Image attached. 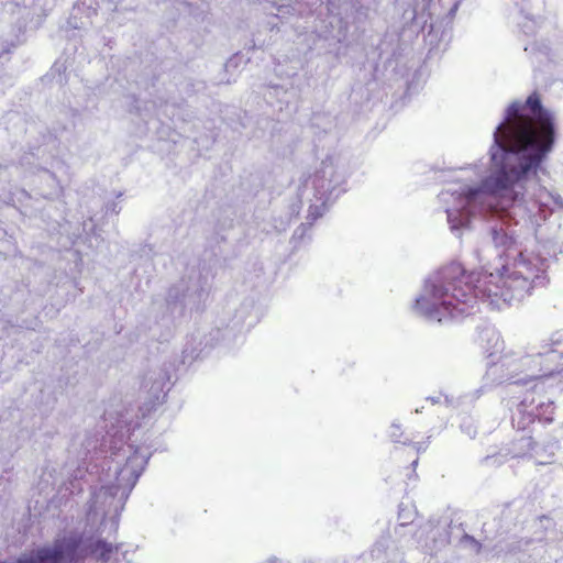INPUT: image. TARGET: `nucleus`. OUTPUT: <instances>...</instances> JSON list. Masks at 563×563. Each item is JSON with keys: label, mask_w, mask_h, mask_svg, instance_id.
<instances>
[{"label": "nucleus", "mask_w": 563, "mask_h": 563, "mask_svg": "<svg viewBox=\"0 0 563 563\" xmlns=\"http://www.w3.org/2000/svg\"><path fill=\"white\" fill-rule=\"evenodd\" d=\"M418 461H419L418 452H417V451H415V453H413V459H412V461H411V464H412V466H413V470L416 468V466H417V464H418Z\"/></svg>", "instance_id": "4"}, {"label": "nucleus", "mask_w": 563, "mask_h": 563, "mask_svg": "<svg viewBox=\"0 0 563 563\" xmlns=\"http://www.w3.org/2000/svg\"><path fill=\"white\" fill-rule=\"evenodd\" d=\"M91 554L101 562H108L112 554L118 552V547L103 540H98L90 545Z\"/></svg>", "instance_id": "3"}, {"label": "nucleus", "mask_w": 563, "mask_h": 563, "mask_svg": "<svg viewBox=\"0 0 563 563\" xmlns=\"http://www.w3.org/2000/svg\"><path fill=\"white\" fill-rule=\"evenodd\" d=\"M553 143V118L543 109L539 93L532 92L526 103L512 102L506 121L495 132L498 150L492 161L499 168L487 178V187L493 192L509 189L540 165Z\"/></svg>", "instance_id": "2"}, {"label": "nucleus", "mask_w": 563, "mask_h": 563, "mask_svg": "<svg viewBox=\"0 0 563 563\" xmlns=\"http://www.w3.org/2000/svg\"><path fill=\"white\" fill-rule=\"evenodd\" d=\"M539 273V267L521 253L511 267H503L497 273L466 272L460 264H451L444 271V280L432 288V302L427 313L440 322L446 316L475 314L479 311V300L500 308L529 295Z\"/></svg>", "instance_id": "1"}]
</instances>
